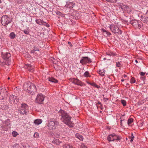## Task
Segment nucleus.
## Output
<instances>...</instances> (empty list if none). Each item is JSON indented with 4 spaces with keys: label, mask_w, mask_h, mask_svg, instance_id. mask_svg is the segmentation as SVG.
<instances>
[{
    "label": "nucleus",
    "mask_w": 148,
    "mask_h": 148,
    "mask_svg": "<svg viewBox=\"0 0 148 148\" xmlns=\"http://www.w3.org/2000/svg\"><path fill=\"white\" fill-rule=\"evenodd\" d=\"M122 120H121V124H122Z\"/></svg>",
    "instance_id": "nucleus-64"
},
{
    "label": "nucleus",
    "mask_w": 148,
    "mask_h": 148,
    "mask_svg": "<svg viewBox=\"0 0 148 148\" xmlns=\"http://www.w3.org/2000/svg\"><path fill=\"white\" fill-rule=\"evenodd\" d=\"M45 25L47 26V27H49V25L47 23L45 22V23H44V25Z\"/></svg>",
    "instance_id": "nucleus-48"
},
{
    "label": "nucleus",
    "mask_w": 148,
    "mask_h": 148,
    "mask_svg": "<svg viewBox=\"0 0 148 148\" xmlns=\"http://www.w3.org/2000/svg\"><path fill=\"white\" fill-rule=\"evenodd\" d=\"M23 88L26 91L32 95H33L36 92V88L34 84L30 82H26L24 84Z\"/></svg>",
    "instance_id": "nucleus-2"
},
{
    "label": "nucleus",
    "mask_w": 148,
    "mask_h": 148,
    "mask_svg": "<svg viewBox=\"0 0 148 148\" xmlns=\"http://www.w3.org/2000/svg\"><path fill=\"white\" fill-rule=\"evenodd\" d=\"M15 99V103H16L18 102L19 99V98L18 97H16V99Z\"/></svg>",
    "instance_id": "nucleus-46"
},
{
    "label": "nucleus",
    "mask_w": 148,
    "mask_h": 148,
    "mask_svg": "<svg viewBox=\"0 0 148 148\" xmlns=\"http://www.w3.org/2000/svg\"><path fill=\"white\" fill-rule=\"evenodd\" d=\"M4 125L8 128H10L11 127V125L10 123L6 122L5 124H4Z\"/></svg>",
    "instance_id": "nucleus-29"
},
{
    "label": "nucleus",
    "mask_w": 148,
    "mask_h": 148,
    "mask_svg": "<svg viewBox=\"0 0 148 148\" xmlns=\"http://www.w3.org/2000/svg\"><path fill=\"white\" fill-rule=\"evenodd\" d=\"M35 21L37 24L40 25H44L45 23V22L43 21L38 19H36L35 20Z\"/></svg>",
    "instance_id": "nucleus-18"
},
{
    "label": "nucleus",
    "mask_w": 148,
    "mask_h": 148,
    "mask_svg": "<svg viewBox=\"0 0 148 148\" xmlns=\"http://www.w3.org/2000/svg\"><path fill=\"white\" fill-rule=\"evenodd\" d=\"M16 2L18 4L21 3L23 1V0H15Z\"/></svg>",
    "instance_id": "nucleus-42"
},
{
    "label": "nucleus",
    "mask_w": 148,
    "mask_h": 148,
    "mask_svg": "<svg viewBox=\"0 0 148 148\" xmlns=\"http://www.w3.org/2000/svg\"><path fill=\"white\" fill-rule=\"evenodd\" d=\"M25 67L29 71L33 72L34 71V67L30 64H25Z\"/></svg>",
    "instance_id": "nucleus-12"
},
{
    "label": "nucleus",
    "mask_w": 148,
    "mask_h": 148,
    "mask_svg": "<svg viewBox=\"0 0 148 148\" xmlns=\"http://www.w3.org/2000/svg\"><path fill=\"white\" fill-rule=\"evenodd\" d=\"M15 36L16 35L13 32H11L10 34V37L12 39H14Z\"/></svg>",
    "instance_id": "nucleus-25"
},
{
    "label": "nucleus",
    "mask_w": 148,
    "mask_h": 148,
    "mask_svg": "<svg viewBox=\"0 0 148 148\" xmlns=\"http://www.w3.org/2000/svg\"><path fill=\"white\" fill-rule=\"evenodd\" d=\"M48 80L54 83L58 82V80L53 77H49L48 78Z\"/></svg>",
    "instance_id": "nucleus-22"
},
{
    "label": "nucleus",
    "mask_w": 148,
    "mask_h": 148,
    "mask_svg": "<svg viewBox=\"0 0 148 148\" xmlns=\"http://www.w3.org/2000/svg\"><path fill=\"white\" fill-rule=\"evenodd\" d=\"M106 54L107 56H116L117 54L113 52H112L111 51H109L107 52L106 53Z\"/></svg>",
    "instance_id": "nucleus-20"
},
{
    "label": "nucleus",
    "mask_w": 148,
    "mask_h": 148,
    "mask_svg": "<svg viewBox=\"0 0 148 148\" xmlns=\"http://www.w3.org/2000/svg\"><path fill=\"white\" fill-rule=\"evenodd\" d=\"M1 129L3 131H7L8 130V128H7L5 125H3L2 126H1Z\"/></svg>",
    "instance_id": "nucleus-28"
},
{
    "label": "nucleus",
    "mask_w": 148,
    "mask_h": 148,
    "mask_svg": "<svg viewBox=\"0 0 148 148\" xmlns=\"http://www.w3.org/2000/svg\"><path fill=\"white\" fill-rule=\"evenodd\" d=\"M133 122V119L132 118L129 119L127 121V124L128 125L131 123Z\"/></svg>",
    "instance_id": "nucleus-31"
},
{
    "label": "nucleus",
    "mask_w": 148,
    "mask_h": 148,
    "mask_svg": "<svg viewBox=\"0 0 148 148\" xmlns=\"http://www.w3.org/2000/svg\"><path fill=\"white\" fill-rule=\"evenodd\" d=\"M126 85L127 86V87H129V84L128 83L126 84Z\"/></svg>",
    "instance_id": "nucleus-56"
},
{
    "label": "nucleus",
    "mask_w": 148,
    "mask_h": 148,
    "mask_svg": "<svg viewBox=\"0 0 148 148\" xmlns=\"http://www.w3.org/2000/svg\"><path fill=\"white\" fill-rule=\"evenodd\" d=\"M58 113L60 115L62 116V121L70 127H72L73 123L71 121V117L66 112L60 109Z\"/></svg>",
    "instance_id": "nucleus-1"
},
{
    "label": "nucleus",
    "mask_w": 148,
    "mask_h": 148,
    "mask_svg": "<svg viewBox=\"0 0 148 148\" xmlns=\"http://www.w3.org/2000/svg\"><path fill=\"white\" fill-rule=\"evenodd\" d=\"M101 31L103 33V35L105 36H110L111 35V34L110 32L103 29H101Z\"/></svg>",
    "instance_id": "nucleus-17"
},
{
    "label": "nucleus",
    "mask_w": 148,
    "mask_h": 148,
    "mask_svg": "<svg viewBox=\"0 0 148 148\" xmlns=\"http://www.w3.org/2000/svg\"><path fill=\"white\" fill-rule=\"evenodd\" d=\"M109 28L112 33L116 35H120L122 34V31L119 29L118 27L113 24L110 25Z\"/></svg>",
    "instance_id": "nucleus-5"
},
{
    "label": "nucleus",
    "mask_w": 148,
    "mask_h": 148,
    "mask_svg": "<svg viewBox=\"0 0 148 148\" xmlns=\"http://www.w3.org/2000/svg\"><path fill=\"white\" fill-rule=\"evenodd\" d=\"M4 97H3V96H2V95H1V94L0 93V100H2L3 99Z\"/></svg>",
    "instance_id": "nucleus-51"
},
{
    "label": "nucleus",
    "mask_w": 148,
    "mask_h": 148,
    "mask_svg": "<svg viewBox=\"0 0 148 148\" xmlns=\"http://www.w3.org/2000/svg\"><path fill=\"white\" fill-rule=\"evenodd\" d=\"M124 79H121V81L122 82H123L124 81Z\"/></svg>",
    "instance_id": "nucleus-61"
},
{
    "label": "nucleus",
    "mask_w": 148,
    "mask_h": 148,
    "mask_svg": "<svg viewBox=\"0 0 148 148\" xmlns=\"http://www.w3.org/2000/svg\"><path fill=\"white\" fill-rule=\"evenodd\" d=\"M129 21L130 23L133 25L134 27H136L137 26V25L138 23V22L137 20H132V21L130 20Z\"/></svg>",
    "instance_id": "nucleus-16"
},
{
    "label": "nucleus",
    "mask_w": 148,
    "mask_h": 148,
    "mask_svg": "<svg viewBox=\"0 0 148 148\" xmlns=\"http://www.w3.org/2000/svg\"><path fill=\"white\" fill-rule=\"evenodd\" d=\"M63 148H75L72 146H71L68 144H65L63 146Z\"/></svg>",
    "instance_id": "nucleus-26"
},
{
    "label": "nucleus",
    "mask_w": 148,
    "mask_h": 148,
    "mask_svg": "<svg viewBox=\"0 0 148 148\" xmlns=\"http://www.w3.org/2000/svg\"><path fill=\"white\" fill-rule=\"evenodd\" d=\"M144 20L146 23H148V17H145L144 18Z\"/></svg>",
    "instance_id": "nucleus-50"
},
{
    "label": "nucleus",
    "mask_w": 148,
    "mask_h": 148,
    "mask_svg": "<svg viewBox=\"0 0 148 148\" xmlns=\"http://www.w3.org/2000/svg\"><path fill=\"white\" fill-rule=\"evenodd\" d=\"M35 51L33 49L31 51L30 53H34L35 52Z\"/></svg>",
    "instance_id": "nucleus-53"
},
{
    "label": "nucleus",
    "mask_w": 148,
    "mask_h": 148,
    "mask_svg": "<svg viewBox=\"0 0 148 148\" xmlns=\"http://www.w3.org/2000/svg\"><path fill=\"white\" fill-rule=\"evenodd\" d=\"M42 122V120L40 119H38L34 120V123L36 125H39Z\"/></svg>",
    "instance_id": "nucleus-21"
},
{
    "label": "nucleus",
    "mask_w": 148,
    "mask_h": 148,
    "mask_svg": "<svg viewBox=\"0 0 148 148\" xmlns=\"http://www.w3.org/2000/svg\"><path fill=\"white\" fill-rule=\"evenodd\" d=\"M106 58H103V60H106Z\"/></svg>",
    "instance_id": "nucleus-62"
},
{
    "label": "nucleus",
    "mask_w": 148,
    "mask_h": 148,
    "mask_svg": "<svg viewBox=\"0 0 148 148\" xmlns=\"http://www.w3.org/2000/svg\"><path fill=\"white\" fill-rule=\"evenodd\" d=\"M1 57L4 60H9L10 59L11 55L9 53L3 52L1 53Z\"/></svg>",
    "instance_id": "nucleus-10"
},
{
    "label": "nucleus",
    "mask_w": 148,
    "mask_h": 148,
    "mask_svg": "<svg viewBox=\"0 0 148 148\" xmlns=\"http://www.w3.org/2000/svg\"><path fill=\"white\" fill-rule=\"evenodd\" d=\"M12 20V18L9 17L7 15H3L2 16L1 19V23L2 25L5 27L6 29H10L12 25L10 26V28H8V25L11 23Z\"/></svg>",
    "instance_id": "nucleus-3"
},
{
    "label": "nucleus",
    "mask_w": 148,
    "mask_h": 148,
    "mask_svg": "<svg viewBox=\"0 0 148 148\" xmlns=\"http://www.w3.org/2000/svg\"><path fill=\"white\" fill-rule=\"evenodd\" d=\"M98 73L100 75L102 76H104L105 73V71L104 70H100L98 71Z\"/></svg>",
    "instance_id": "nucleus-24"
},
{
    "label": "nucleus",
    "mask_w": 148,
    "mask_h": 148,
    "mask_svg": "<svg viewBox=\"0 0 148 148\" xmlns=\"http://www.w3.org/2000/svg\"><path fill=\"white\" fill-rule=\"evenodd\" d=\"M70 46L71 47H72L73 46V45H71Z\"/></svg>",
    "instance_id": "nucleus-63"
},
{
    "label": "nucleus",
    "mask_w": 148,
    "mask_h": 148,
    "mask_svg": "<svg viewBox=\"0 0 148 148\" xmlns=\"http://www.w3.org/2000/svg\"><path fill=\"white\" fill-rule=\"evenodd\" d=\"M145 73V72H141L140 73V74L141 76V77H143L144 76Z\"/></svg>",
    "instance_id": "nucleus-45"
},
{
    "label": "nucleus",
    "mask_w": 148,
    "mask_h": 148,
    "mask_svg": "<svg viewBox=\"0 0 148 148\" xmlns=\"http://www.w3.org/2000/svg\"><path fill=\"white\" fill-rule=\"evenodd\" d=\"M136 81L134 77H132L130 81V82L131 83H134Z\"/></svg>",
    "instance_id": "nucleus-38"
},
{
    "label": "nucleus",
    "mask_w": 148,
    "mask_h": 148,
    "mask_svg": "<svg viewBox=\"0 0 148 148\" xmlns=\"http://www.w3.org/2000/svg\"><path fill=\"white\" fill-rule=\"evenodd\" d=\"M59 142V140L58 139H54L53 141H52V143H56V144H58V143H57V142Z\"/></svg>",
    "instance_id": "nucleus-43"
},
{
    "label": "nucleus",
    "mask_w": 148,
    "mask_h": 148,
    "mask_svg": "<svg viewBox=\"0 0 148 148\" xmlns=\"http://www.w3.org/2000/svg\"><path fill=\"white\" fill-rule=\"evenodd\" d=\"M12 134L13 136L16 137L18 135V133L16 131H14L12 132Z\"/></svg>",
    "instance_id": "nucleus-32"
},
{
    "label": "nucleus",
    "mask_w": 148,
    "mask_h": 148,
    "mask_svg": "<svg viewBox=\"0 0 148 148\" xmlns=\"http://www.w3.org/2000/svg\"><path fill=\"white\" fill-rule=\"evenodd\" d=\"M34 50L35 51H39V49L37 48L36 46H34Z\"/></svg>",
    "instance_id": "nucleus-44"
},
{
    "label": "nucleus",
    "mask_w": 148,
    "mask_h": 148,
    "mask_svg": "<svg viewBox=\"0 0 148 148\" xmlns=\"http://www.w3.org/2000/svg\"><path fill=\"white\" fill-rule=\"evenodd\" d=\"M141 23L138 22V25H137V26L136 27L138 28V29H140L141 27Z\"/></svg>",
    "instance_id": "nucleus-39"
},
{
    "label": "nucleus",
    "mask_w": 148,
    "mask_h": 148,
    "mask_svg": "<svg viewBox=\"0 0 148 148\" xmlns=\"http://www.w3.org/2000/svg\"><path fill=\"white\" fill-rule=\"evenodd\" d=\"M68 43L69 45H70L71 44V42H68Z\"/></svg>",
    "instance_id": "nucleus-59"
},
{
    "label": "nucleus",
    "mask_w": 148,
    "mask_h": 148,
    "mask_svg": "<svg viewBox=\"0 0 148 148\" xmlns=\"http://www.w3.org/2000/svg\"><path fill=\"white\" fill-rule=\"evenodd\" d=\"M81 148H87V147L86 145L83 144L81 145Z\"/></svg>",
    "instance_id": "nucleus-47"
},
{
    "label": "nucleus",
    "mask_w": 148,
    "mask_h": 148,
    "mask_svg": "<svg viewBox=\"0 0 148 148\" xmlns=\"http://www.w3.org/2000/svg\"><path fill=\"white\" fill-rule=\"evenodd\" d=\"M73 82L75 84L79 85L82 86L85 85L83 83L78 79H75Z\"/></svg>",
    "instance_id": "nucleus-14"
},
{
    "label": "nucleus",
    "mask_w": 148,
    "mask_h": 148,
    "mask_svg": "<svg viewBox=\"0 0 148 148\" xmlns=\"http://www.w3.org/2000/svg\"><path fill=\"white\" fill-rule=\"evenodd\" d=\"M75 3L73 2H71L69 1H68L66 2V4L65 5V7L69 8H73L75 5Z\"/></svg>",
    "instance_id": "nucleus-11"
},
{
    "label": "nucleus",
    "mask_w": 148,
    "mask_h": 148,
    "mask_svg": "<svg viewBox=\"0 0 148 148\" xmlns=\"http://www.w3.org/2000/svg\"><path fill=\"white\" fill-rule=\"evenodd\" d=\"M121 62H116V65L117 67H120L121 66Z\"/></svg>",
    "instance_id": "nucleus-41"
},
{
    "label": "nucleus",
    "mask_w": 148,
    "mask_h": 148,
    "mask_svg": "<svg viewBox=\"0 0 148 148\" xmlns=\"http://www.w3.org/2000/svg\"><path fill=\"white\" fill-rule=\"evenodd\" d=\"M15 99H16L15 96L13 95H10L9 99V102L11 103H15Z\"/></svg>",
    "instance_id": "nucleus-15"
},
{
    "label": "nucleus",
    "mask_w": 148,
    "mask_h": 148,
    "mask_svg": "<svg viewBox=\"0 0 148 148\" xmlns=\"http://www.w3.org/2000/svg\"><path fill=\"white\" fill-rule=\"evenodd\" d=\"M0 93L1 94V95H2L4 98L7 97L8 94L7 91L5 89H1V90H0Z\"/></svg>",
    "instance_id": "nucleus-13"
},
{
    "label": "nucleus",
    "mask_w": 148,
    "mask_h": 148,
    "mask_svg": "<svg viewBox=\"0 0 148 148\" xmlns=\"http://www.w3.org/2000/svg\"><path fill=\"white\" fill-rule=\"evenodd\" d=\"M145 14L147 15L148 16V8L145 13Z\"/></svg>",
    "instance_id": "nucleus-55"
},
{
    "label": "nucleus",
    "mask_w": 148,
    "mask_h": 148,
    "mask_svg": "<svg viewBox=\"0 0 148 148\" xmlns=\"http://www.w3.org/2000/svg\"><path fill=\"white\" fill-rule=\"evenodd\" d=\"M0 108L3 110H6L8 108V106L7 105L3 104L0 106Z\"/></svg>",
    "instance_id": "nucleus-23"
},
{
    "label": "nucleus",
    "mask_w": 148,
    "mask_h": 148,
    "mask_svg": "<svg viewBox=\"0 0 148 148\" xmlns=\"http://www.w3.org/2000/svg\"><path fill=\"white\" fill-rule=\"evenodd\" d=\"M131 136H134L133 135V134L132 133H131Z\"/></svg>",
    "instance_id": "nucleus-58"
},
{
    "label": "nucleus",
    "mask_w": 148,
    "mask_h": 148,
    "mask_svg": "<svg viewBox=\"0 0 148 148\" xmlns=\"http://www.w3.org/2000/svg\"><path fill=\"white\" fill-rule=\"evenodd\" d=\"M98 104H99V105H100L101 106H102L101 103L100 102H99V101H98Z\"/></svg>",
    "instance_id": "nucleus-54"
},
{
    "label": "nucleus",
    "mask_w": 148,
    "mask_h": 148,
    "mask_svg": "<svg viewBox=\"0 0 148 148\" xmlns=\"http://www.w3.org/2000/svg\"><path fill=\"white\" fill-rule=\"evenodd\" d=\"M140 78H141V79H142L144 81V80H145V77H143V76L141 77H140Z\"/></svg>",
    "instance_id": "nucleus-52"
},
{
    "label": "nucleus",
    "mask_w": 148,
    "mask_h": 148,
    "mask_svg": "<svg viewBox=\"0 0 148 148\" xmlns=\"http://www.w3.org/2000/svg\"><path fill=\"white\" fill-rule=\"evenodd\" d=\"M106 1L108 2H111L113 3H115L116 2L117 0H106Z\"/></svg>",
    "instance_id": "nucleus-37"
},
{
    "label": "nucleus",
    "mask_w": 148,
    "mask_h": 148,
    "mask_svg": "<svg viewBox=\"0 0 148 148\" xmlns=\"http://www.w3.org/2000/svg\"><path fill=\"white\" fill-rule=\"evenodd\" d=\"M127 76V75H125V74H124L123 75V77H124V78H125Z\"/></svg>",
    "instance_id": "nucleus-57"
},
{
    "label": "nucleus",
    "mask_w": 148,
    "mask_h": 148,
    "mask_svg": "<svg viewBox=\"0 0 148 148\" xmlns=\"http://www.w3.org/2000/svg\"><path fill=\"white\" fill-rule=\"evenodd\" d=\"M89 72L87 71H86L85 73L84 74V75L85 77H89Z\"/></svg>",
    "instance_id": "nucleus-35"
},
{
    "label": "nucleus",
    "mask_w": 148,
    "mask_h": 148,
    "mask_svg": "<svg viewBox=\"0 0 148 148\" xmlns=\"http://www.w3.org/2000/svg\"><path fill=\"white\" fill-rule=\"evenodd\" d=\"M122 138L121 136L117 135L114 133H113L109 135L107 138L108 140L110 141H113L114 140H120Z\"/></svg>",
    "instance_id": "nucleus-6"
},
{
    "label": "nucleus",
    "mask_w": 148,
    "mask_h": 148,
    "mask_svg": "<svg viewBox=\"0 0 148 148\" xmlns=\"http://www.w3.org/2000/svg\"><path fill=\"white\" fill-rule=\"evenodd\" d=\"M135 62L136 63H138V61L136 60H135Z\"/></svg>",
    "instance_id": "nucleus-60"
},
{
    "label": "nucleus",
    "mask_w": 148,
    "mask_h": 148,
    "mask_svg": "<svg viewBox=\"0 0 148 148\" xmlns=\"http://www.w3.org/2000/svg\"><path fill=\"white\" fill-rule=\"evenodd\" d=\"M6 61H7V62H5V64L7 65H9L10 64V59H9V60H6Z\"/></svg>",
    "instance_id": "nucleus-36"
},
{
    "label": "nucleus",
    "mask_w": 148,
    "mask_h": 148,
    "mask_svg": "<svg viewBox=\"0 0 148 148\" xmlns=\"http://www.w3.org/2000/svg\"><path fill=\"white\" fill-rule=\"evenodd\" d=\"M77 136V137L80 140H83V136L81 135L78 134L76 135Z\"/></svg>",
    "instance_id": "nucleus-30"
},
{
    "label": "nucleus",
    "mask_w": 148,
    "mask_h": 148,
    "mask_svg": "<svg viewBox=\"0 0 148 148\" xmlns=\"http://www.w3.org/2000/svg\"><path fill=\"white\" fill-rule=\"evenodd\" d=\"M22 31L24 32V33L27 35H28L29 34V30L27 29V30H22Z\"/></svg>",
    "instance_id": "nucleus-33"
},
{
    "label": "nucleus",
    "mask_w": 148,
    "mask_h": 148,
    "mask_svg": "<svg viewBox=\"0 0 148 148\" xmlns=\"http://www.w3.org/2000/svg\"><path fill=\"white\" fill-rule=\"evenodd\" d=\"M88 84H90L93 86L95 87L98 88H99L100 87V86L97 85L95 83H90L89 82H88Z\"/></svg>",
    "instance_id": "nucleus-27"
},
{
    "label": "nucleus",
    "mask_w": 148,
    "mask_h": 148,
    "mask_svg": "<svg viewBox=\"0 0 148 148\" xmlns=\"http://www.w3.org/2000/svg\"><path fill=\"white\" fill-rule=\"evenodd\" d=\"M34 136L35 138H38L39 137V134L38 133L36 132L34 135Z\"/></svg>",
    "instance_id": "nucleus-40"
},
{
    "label": "nucleus",
    "mask_w": 148,
    "mask_h": 148,
    "mask_svg": "<svg viewBox=\"0 0 148 148\" xmlns=\"http://www.w3.org/2000/svg\"><path fill=\"white\" fill-rule=\"evenodd\" d=\"M121 8L122 9L124 8H125L127 11V12L129 13H130L131 11L130 7L127 5H123V6H122Z\"/></svg>",
    "instance_id": "nucleus-19"
},
{
    "label": "nucleus",
    "mask_w": 148,
    "mask_h": 148,
    "mask_svg": "<svg viewBox=\"0 0 148 148\" xmlns=\"http://www.w3.org/2000/svg\"><path fill=\"white\" fill-rule=\"evenodd\" d=\"M134 136H130V140L131 142H132L134 138Z\"/></svg>",
    "instance_id": "nucleus-49"
},
{
    "label": "nucleus",
    "mask_w": 148,
    "mask_h": 148,
    "mask_svg": "<svg viewBox=\"0 0 148 148\" xmlns=\"http://www.w3.org/2000/svg\"><path fill=\"white\" fill-rule=\"evenodd\" d=\"M121 102L123 106H125L126 105V101L123 99L121 100Z\"/></svg>",
    "instance_id": "nucleus-34"
},
{
    "label": "nucleus",
    "mask_w": 148,
    "mask_h": 148,
    "mask_svg": "<svg viewBox=\"0 0 148 148\" xmlns=\"http://www.w3.org/2000/svg\"><path fill=\"white\" fill-rule=\"evenodd\" d=\"M92 62V60L88 57H82L80 61V63L82 64H90Z\"/></svg>",
    "instance_id": "nucleus-9"
},
{
    "label": "nucleus",
    "mask_w": 148,
    "mask_h": 148,
    "mask_svg": "<svg viewBox=\"0 0 148 148\" xmlns=\"http://www.w3.org/2000/svg\"><path fill=\"white\" fill-rule=\"evenodd\" d=\"M28 107V106L26 104L22 103L21 108L18 111L19 112L22 114H26Z\"/></svg>",
    "instance_id": "nucleus-7"
},
{
    "label": "nucleus",
    "mask_w": 148,
    "mask_h": 148,
    "mask_svg": "<svg viewBox=\"0 0 148 148\" xmlns=\"http://www.w3.org/2000/svg\"><path fill=\"white\" fill-rule=\"evenodd\" d=\"M44 99V97L41 94L38 95L36 98V102L38 104H42L43 103Z\"/></svg>",
    "instance_id": "nucleus-8"
},
{
    "label": "nucleus",
    "mask_w": 148,
    "mask_h": 148,
    "mask_svg": "<svg viewBox=\"0 0 148 148\" xmlns=\"http://www.w3.org/2000/svg\"><path fill=\"white\" fill-rule=\"evenodd\" d=\"M59 125V123L54 119H50L49 121L47 126L50 130H55Z\"/></svg>",
    "instance_id": "nucleus-4"
}]
</instances>
